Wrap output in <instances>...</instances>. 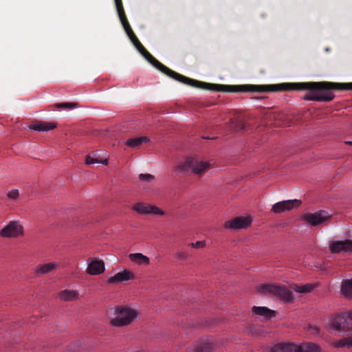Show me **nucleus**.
Instances as JSON below:
<instances>
[{"instance_id":"18","label":"nucleus","mask_w":352,"mask_h":352,"mask_svg":"<svg viewBox=\"0 0 352 352\" xmlns=\"http://www.w3.org/2000/svg\"><path fill=\"white\" fill-rule=\"evenodd\" d=\"M296 352H320V346L313 342H296Z\"/></svg>"},{"instance_id":"39","label":"nucleus","mask_w":352,"mask_h":352,"mask_svg":"<svg viewBox=\"0 0 352 352\" xmlns=\"http://www.w3.org/2000/svg\"><path fill=\"white\" fill-rule=\"evenodd\" d=\"M346 144L352 146V141L346 142Z\"/></svg>"},{"instance_id":"23","label":"nucleus","mask_w":352,"mask_h":352,"mask_svg":"<svg viewBox=\"0 0 352 352\" xmlns=\"http://www.w3.org/2000/svg\"><path fill=\"white\" fill-rule=\"evenodd\" d=\"M341 292L346 298H352V279H346L342 281Z\"/></svg>"},{"instance_id":"34","label":"nucleus","mask_w":352,"mask_h":352,"mask_svg":"<svg viewBox=\"0 0 352 352\" xmlns=\"http://www.w3.org/2000/svg\"><path fill=\"white\" fill-rule=\"evenodd\" d=\"M129 37L130 38L131 41L133 42L134 45H135V43H137L140 42L138 41V38L136 37V36L134 34H130L129 36Z\"/></svg>"},{"instance_id":"14","label":"nucleus","mask_w":352,"mask_h":352,"mask_svg":"<svg viewBox=\"0 0 352 352\" xmlns=\"http://www.w3.org/2000/svg\"><path fill=\"white\" fill-rule=\"evenodd\" d=\"M329 215L327 212L320 210L314 213H307L303 217L304 219L313 226L319 225L324 222Z\"/></svg>"},{"instance_id":"20","label":"nucleus","mask_w":352,"mask_h":352,"mask_svg":"<svg viewBox=\"0 0 352 352\" xmlns=\"http://www.w3.org/2000/svg\"><path fill=\"white\" fill-rule=\"evenodd\" d=\"M272 352H296V342L280 343L274 345Z\"/></svg>"},{"instance_id":"32","label":"nucleus","mask_w":352,"mask_h":352,"mask_svg":"<svg viewBox=\"0 0 352 352\" xmlns=\"http://www.w3.org/2000/svg\"><path fill=\"white\" fill-rule=\"evenodd\" d=\"M8 197L12 199H16L19 197L18 190H12L8 192Z\"/></svg>"},{"instance_id":"30","label":"nucleus","mask_w":352,"mask_h":352,"mask_svg":"<svg viewBox=\"0 0 352 352\" xmlns=\"http://www.w3.org/2000/svg\"><path fill=\"white\" fill-rule=\"evenodd\" d=\"M345 316H347L346 320V328L347 331L352 329V311L345 312Z\"/></svg>"},{"instance_id":"15","label":"nucleus","mask_w":352,"mask_h":352,"mask_svg":"<svg viewBox=\"0 0 352 352\" xmlns=\"http://www.w3.org/2000/svg\"><path fill=\"white\" fill-rule=\"evenodd\" d=\"M133 210H135L140 214H157V215H163L164 212L160 210L159 208L145 204L143 203H137L133 206Z\"/></svg>"},{"instance_id":"31","label":"nucleus","mask_w":352,"mask_h":352,"mask_svg":"<svg viewBox=\"0 0 352 352\" xmlns=\"http://www.w3.org/2000/svg\"><path fill=\"white\" fill-rule=\"evenodd\" d=\"M56 106L58 107L72 109L76 107V104L72 103V102H65V103L57 104Z\"/></svg>"},{"instance_id":"27","label":"nucleus","mask_w":352,"mask_h":352,"mask_svg":"<svg viewBox=\"0 0 352 352\" xmlns=\"http://www.w3.org/2000/svg\"><path fill=\"white\" fill-rule=\"evenodd\" d=\"M331 345L336 348L352 347V334L338 341L332 342Z\"/></svg>"},{"instance_id":"36","label":"nucleus","mask_w":352,"mask_h":352,"mask_svg":"<svg viewBox=\"0 0 352 352\" xmlns=\"http://www.w3.org/2000/svg\"><path fill=\"white\" fill-rule=\"evenodd\" d=\"M187 352H205V349L203 347H199L195 349H188Z\"/></svg>"},{"instance_id":"28","label":"nucleus","mask_w":352,"mask_h":352,"mask_svg":"<svg viewBox=\"0 0 352 352\" xmlns=\"http://www.w3.org/2000/svg\"><path fill=\"white\" fill-rule=\"evenodd\" d=\"M148 138L146 136H142L132 139H128L126 144L131 148L137 147L144 143L148 142Z\"/></svg>"},{"instance_id":"22","label":"nucleus","mask_w":352,"mask_h":352,"mask_svg":"<svg viewBox=\"0 0 352 352\" xmlns=\"http://www.w3.org/2000/svg\"><path fill=\"white\" fill-rule=\"evenodd\" d=\"M78 292L74 289H65L59 294L60 298L65 301L76 300L78 298Z\"/></svg>"},{"instance_id":"21","label":"nucleus","mask_w":352,"mask_h":352,"mask_svg":"<svg viewBox=\"0 0 352 352\" xmlns=\"http://www.w3.org/2000/svg\"><path fill=\"white\" fill-rule=\"evenodd\" d=\"M109 160L107 157H101L100 155L98 153H93L91 155H88L86 157L85 163L87 165H91L95 164H101L103 165L108 164Z\"/></svg>"},{"instance_id":"10","label":"nucleus","mask_w":352,"mask_h":352,"mask_svg":"<svg viewBox=\"0 0 352 352\" xmlns=\"http://www.w3.org/2000/svg\"><path fill=\"white\" fill-rule=\"evenodd\" d=\"M252 219L250 216L239 217L232 220L228 221L224 223V227L227 229H243L251 225Z\"/></svg>"},{"instance_id":"26","label":"nucleus","mask_w":352,"mask_h":352,"mask_svg":"<svg viewBox=\"0 0 352 352\" xmlns=\"http://www.w3.org/2000/svg\"><path fill=\"white\" fill-rule=\"evenodd\" d=\"M58 266V264L55 263H47L44 264H40L36 267V272L38 274H47Z\"/></svg>"},{"instance_id":"9","label":"nucleus","mask_w":352,"mask_h":352,"mask_svg":"<svg viewBox=\"0 0 352 352\" xmlns=\"http://www.w3.org/2000/svg\"><path fill=\"white\" fill-rule=\"evenodd\" d=\"M301 201L299 199H289L274 204L272 207V211L274 213H280L291 210L299 207Z\"/></svg>"},{"instance_id":"13","label":"nucleus","mask_w":352,"mask_h":352,"mask_svg":"<svg viewBox=\"0 0 352 352\" xmlns=\"http://www.w3.org/2000/svg\"><path fill=\"white\" fill-rule=\"evenodd\" d=\"M105 271L104 262L101 259L90 258L88 261L87 267L86 269L87 274L89 275H99Z\"/></svg>"},{"instance_id":"6","label":"nucleus","mask_w":352,"mask_h":352,"mask_svg":"<svg viewBox=\"0 0 352 352\" xmlns=\"http://www.w3.org/2000/svg\"><path fill=\"white\" fill-rule=\"evenodd\" d=\"M144 58L157 69H158L163 73L166 74L168 76L181 82H183L190 86H194L199 83L197 80L188 78L166 67L161 63H160L157 60H156L149 52L146 54V56Z\"/></svg>"},{"instance_id":"35","label":"nucleus","mask_w":352,"mask_h":352,"mask_svg":"<svg viewBox=\"0 0 352 352\" xmlns=\"http://www.w3.org/2000/svg\"><path fill=\"white\" fill-rule=\"evenodd\" d=\"M175 257L177 259H183V258H185L186 257V254H184V253H181V252H177L175 253Z\"/></svg>"},{"instance_id":"25","label":"nucleus","mask_w":352,"mask_h":352,"mask_svg":"<svg viewBox=\"0 0 352 352\" xmlns=\"http://www.w3.org/2000/svg\"><path fill=\"white\" fill-rule=\"evenodd\" d=\"M317 287L316 283H306L301 285H296L293 291L300 294H307L312 292Z\"/></svg>"},{"instance_id":"16","label":"nucleus","mask_w":352,"mask_h":352,"mask_svg":"<svg viewBox=\"0 0 352 352\" xmlns=\"http://www.w3.org/2000/svg\"><path fill=\"white\" fill-rule=\"evenodd\" d=\"M57 124L55 122L36 121L31 124L30 128L38 132H47L56 128Z\"/></svg>"},{"instance_id":"37","label":"nucleus","mask_w":352,"mask_h":352,"mask_svg":"<svg viewBox=\"0 0 352 352\" xmlns=\"http://www.w3.org/2000/svg\"><path fill=\"white\" fill-rule=\"evenodd\" d=\"M135 47L137 48V50L140 52V51H142V48H144L142 44L140 43V42H138L137 43H135Z\"/></svg>"},{"instance_id":"2","label":"nucleus","mask_w":352,"mask_h":352,"mask_svg":"<svg viewBox=\"0 0 352 352\" xmlns=\"http://www.w3.org/2000/svg\"><path fill=\"white\" fill-rule=\"evenodd\" d=\"M107 318L111 325L124 327L130 324L139 316L138 310L128 305H120L108 309Z\"/></svg>"},{"instance_id":"17","label":"nucleus","mask_w":352,"mask_h":352,"mask_svg":"<svg viewBox=\"0 0 352 352\" xmlns=\"http://www.w3.org/2000/svg\"><path fill=\"white\" fill-rule=\"evenodd\" d=\"M115 3L117 8V11L120 17V19L122 22V24L125 30V32H126L127 35L129 36L130 34H134L132 31V30L130 28V25L126 20V18L124 15V8L122 5V1L121 0H115Z\"/></svg>"},{"instance_id":"24","label":"nucleus","mask_w":352,"mask_h":352,"mask_svg":"<svg viewBox=\"0 0 352 352\" xmlns=\"http://www.w3.org/2000/svg\"><path fill=\"white\" fill-rule=\"evenodd\" d=\"M252 311L255 314L263 316L265 318H271L274 314V312L272 310H271L265 307L254 306L252 307Z\"/></svg>"},{"instance_id":"1","label":"nucleus","mask_w":352,"mask_h":352,"mask_svg":"<svg viewBox=\"0 0 352 352\" xmlns=\"http://www.w3.org/2000/svg\"><path fill=\"white\" fill-rule=\"evenodd\" d=\"M278 91L309 90L303 98L306 100L328 102L334 98L331 89L352 90V82H285L278 85Z\"/></svg>"},{"instance_id":"33","label":"nucleus","mask_w":352,"mask_h":352,"mask_svg":"<svg viewBox=\"0 0 352 352\" xmlns=\"http://www.w3.org/2000/svg\"><path fill=\"white\" fill-rule=\"evenodd\" d=\"M190 245L195 248H203L206 245V242L204 241H197L195 243H192Z\"/></svg>"},{"instance_id":"29","label":"nucleus","mask_w":352,"mask_h":352,"mask_svg":"<svg viewBox=\"0 0 352 352\" xmlns=\"http://www.w3.org/2000/svg\"><path fill=\"white\" fill-rule=\"evenodd\" d=\"M139 179L141 182L146 184H152L155 181V177L151 174H140Z\"/></svg>"},{"instance_id":"7","label":"nucleus","mask_w":352,"mask_h":352,"mask_svg":"<svg viewBox=\"0 0 352 352\" xmlns=\"http://www.w3.org/2000/svg\"><path fill=\"white\" fill-rule=\"evenodd\" d=\"M23 235V227L16 221L9 222L0 230V236L3 238H19Z\"/></svg>"},{"instance_id":"5","label":"nucleus","mask_w":352,"mask_h":352,"mask_svg":"<svg viewBox=\"0 0 352 352\" xmlns=\"http://www.w3.org/2000/svg\"><path fill=\"white\" fill-rule=\"evenodd\" d=\"M210 168V164L208 161L194 156L186 158L184 162L177 166L176 169L180 173L191 170L193 173L201 175L208 170Z\"/></svg>"},{"instance_id":"19","label":"nucleus","mask_w":352,"mask_h":352,"mask_svg":"<svg viewBox=\"0 0 352 352\" xmlns=\"http://www.w3.org/2000/svg\"><path fill=\"white\" fill-rule=\"evenodd\" d=\"M129 260L134 264L147 266L150 265V258L142 253H131L129 254Z\"/></svg>"},{"instance_id":"11","label":"nucleus","mask_w":352,"mask_h":352,"mask_svg":"<svg viewBox=\"0 0 352 352\" xmlns=\"http://www.w3.org/2000/svg\"><path fill=\"white\" fill-rule=\"evenodd\" d=\"M329 247L332 253H349L352 252V240L331 241Z\"/></svg>"},{"instance_id":"8","label":"nucleus","mask_w":352,"mask_h":352,"mask_svg":"<svg viewBox=\"0 0 352 352\" xmlns=\"http://www.w3.org/2000/svg\"><path fill=\"white\" fill-rule=\"evenodd\" d=\"M347 316H345V313H340L334 315L329 320L328 329L335 330L338 331H347L346 328V320Z\"/></svg>"},{"instance_id":"38","label":"nucleus","mask_w":352,"mask_h":352,"mask_svg":"<svg viewBox=\"0 0 352 352\" xmlns=\"http://www.w3.org/2000/svg\"><path fill=\"white\" fill-rule=\"evenodd\" d=\"M144 57L146 56V54L148 53V52L146 51L145 48H142V51L140 52Z\"/></svg>"},{"instance_id":"4","label":"nucleus","mask_w":352,"mask_h":352,"mask_svg":"<svg viewBox=\"0 0 352 352\" xmlns=\"http://www.w3.org/2000/svg\"><path fill=\"white\" fill-rule=\"evenodd\" d=\"M256 289L261 294L287 302H292L294 298L292 291L279 284H260L256 286Z\"/></svg>"},{"instance_id":"12","label":"nucleus","mask_w":352,"mask_h":352,"mask_svg":"<svg viewBox=\"0 0 352 352\" xmlns=\"http://www.w3.org/2000/svg\"><path fill=\"white\" fill-rule=\"evenodd\" d=\"M135 274L129 270L124 269L122 271L117 272L113 276H110L107 283L109 284H118L124 281L132 280L135 279Z\"/></svg>"},{"instance_id":"3","label":"nucleus","mask_w":352,"mask_h":352,"mask_svg":"<svg viewBox=\"0 0 352 352\" xmlns=\"http://www.w3.org/2000/svg\"><path fill=\"white\" fill-rule=\"evenodd\" d=\"M194 85L195 87H199L206 89H212L219 91H253V92H265V91H277L278 85H213L210 83L201 82Z\"/></svg>"}]
</instances>
